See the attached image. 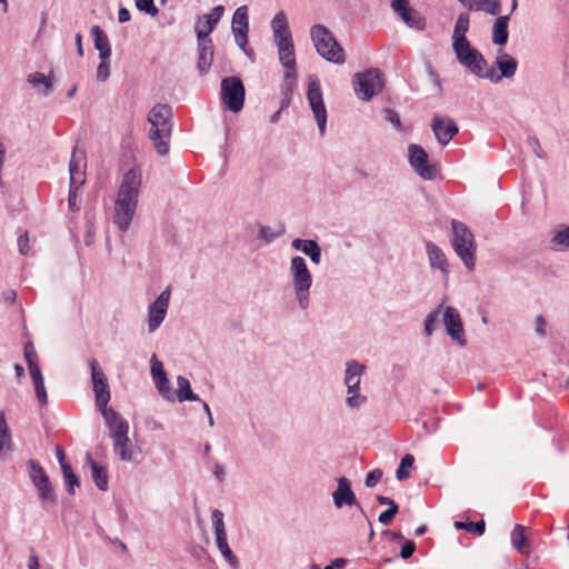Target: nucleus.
Listing matches in <instances>:
<instances>
[{"label":"nucleus","instance_id":"f257e3e1","mask_svg":"<svg viewBox=\"0 0 569 569\" xmlns=\"http://www.w3.org/2000/svg\"><path fill=\"white\" fill-rule=\"evenodd\" d=\"M142 183V171L134 166L122 176L114 202L113 222L122 231H127L136 214L140 187Z\"/></svg>","mask_w":569,"mask_h":569},{"label":"nucleus","instance_id":"f03ea898","mask_svg":"<svg viewBox=\"0 0 569 569\" xmlns=\"http://www.w3.org/2000/svg\"><path fill=\"white\" fill-rule=\"evenodd\" d=\"M149 138L153 142L157 152L166 156L170 149L172 132V109L168 104H156L149 112Z\"/></svg>","mask_w":569,"mask_h":569},{"label":"nucleus","instance_id":"7ed1b4c3","mask_svg":"<svg viewBox=\"0 0 569 569\" xmlns=\"http://www.w3.org/2000/svg\"><path fill=\"white\" fill-rule=\"evenodd\" d=\"M289 271L297 305L299 309L303 311L308 310L311 303L310 295L313 278L306 259L301 256L292 257L289 264Z\"/></svg>","mask_w":569,"mask_h":569},{"label":"nucleus","instance_id":"20e7f679","mask_svg":"<svg viewBox=\"0 0 569 569\" xmlns=\"http://www.w3.org/2000/svg\"><path fill=\"white\" fill-rule=\"evenodd\" d=\"M452 248L465 267L472 271L476 267L477 243L471 230L461 221L452 220Z\"/></svg>","mask_w":569,"mask_h":569},{"label":"nucleus","instance_id":"39448f33","mask_svg":"<svg viewBox=\"0 0 569 569\" xmlns=\"http://www.w3.org/2000/svg\"><path fill=\"white\" fill-rule=\"evenodd\" d=\"M310 37L319 56L329 62L341 64L346 61L345 50L337 42L331 31L322 26L315 24L310 29Z\"/></svg>","mask_w":569,"mask_h":569},{"label":"nucleus","instance_id":"423d86ee","mask_svg":"<svg viewBox=\"0 0 569 569\" xmlns=\"http://www.w3.org/2000/svg\"><path fill=\"white\" fill-rule=\"evenodd\" d=\"M86 152L79 150L77 147L73 149L69 162L70 184L68 196V208L71 212L80 210V190L86 181Z\"/></svg>","mask_w":569,"mask_h":569},{"label":"nucleus","instance_id":"0eeeda50","mask_svg":"<svg viewBox=\"0 0 569 569\" xmlns=\"http://www.w3.org/2000/svg\"><path fill=\"white\" fill-rule=\"evenodd\" d=\"M453 51L458 61L475 76L489 79L492 82L500 81L499 77L495 78V71L489 69L485 57L476 48H472L470 42L461 44V47H453Z\"/></svg>","mask_w":569,"mask_h":569},{"label":"nucleus","instance_id":"6e6552de","mask_svg":"<svg viewBox=\"0 0 569 569\" xmlns=\"http://www.w3.org/2000/svg\"><path fill=\"white\" fill-rule=\"evenodd\" d=\"M367 367L357 361L346 362L343 383L347 388L346 406L350 409H358L367 402V397L360 392L361 378Z\"/></svg>","mask_w":569,"mask_h":569},{"label":"nucleus","instance_id":"1a4fd4ad","mask_svg":"<svg viewBox=\"0 0 569 569\" xmlns=\"http://www.w3.org/2000/svg\"><path fill=\"white\" fill-rule=\"evenodd\" d=\"M352 83L357 97L362 101H370L383 90V73L376 68H370L356 73Z\"/></svg>","mask_w":569,"mask_h":569},{"label":"nucleus","instance_id":"9d476101","mask_svg":"<svg viewBox=\"0 0 569 569\" xmlns=\"http://www.w3.org/2000/svg\"><path fill=\"white\" fill-rule=\"evenodd\" d=\"M246 89L239 77L232 76L221 81V100L226 109L239 112L243 108Z\"/></svg>","mask_w":569,"mask_h":569},{"label":"nucleus","instance_id":"9b49d317","mask_svg":"<svg viewBox=\"0 0 569 569\" xmlns=\"http://www.w3.org/2000/svg\"><path fill=\"white\" fill-rule=\"evenodd\" d=\"M91 371L92 390L94 393V405L99 412L109 409L108 403L111 399L108 378L96 359L89 360Z\"/></svg>","mask_w":569,"mask_h":569},{"label":"nucleus","instance_id":"f8f14e48","mask_svg":"<svg viewBox=\"0 0 569 569\" xmlns=\"http://www.w3.org/2000/svg\"><path fill=\"white\" fill-rule=\"evenodd\" d=\"M307 99L318 124L319 133L323 137L327 127V109L323 102L320 80L316 76L310 77Z\"/></svg>","mask_w":569,"mask_h":569},{"label":"nucleus","instance_id":"ddd939ff","mask_svg":"<svg viewBox=\"0 0 569 569\" xmlns=\"http://www.w3.org/2000/svg\"><path fill=\"white\" fill-rule=\"evenodd\" d=\"M428 153L416 143L408 147V161L415 172L423 180H433L437 177V167L428 163Z\"/></svg>","mask_w":569,"mask_h":569},{"label":"nucleus","instance_id":"4468645a","mask_svg":"<svg viewBox=\"0 0 569 569\" xmlns=\"http://www.w3.org/2000/svg\"><path fill=\"white\" fill-rule=\"evenodd\" d=\"M212 527L214 531L216 545L224 560L233 568L239 566L238 558L231 551L228 541L223 521V512L214 509L211 513Z\"/></svg>","mask_w":569,"mask_h":569},{"label":"nucleus","instance_id":"2eb2a0df","mask_svg":"<svg viewBox=\"0 0 569 569\" xmlns=\"http://www.w3.org/2000/svg\"><path fill=\"white\" fill-rule=\"evenodd\" d=\"M231 30L238 47L248 57H252L253 51L251 48H248L249 18L247 6H241L236 9L232 17Z\"/></svg>","mask_w":569,"mask_h":569},{"label":"nucleus","instance_id":"dca6fc26","mask_svg":"<svg viewBox=\"0 0 569 569\" xmlns=\"http://www.w3.org/2000/svg\"><path fill=\"white\" fill-rule=\"evenodd\" d=\"M170 288H166L148 307V331L154 332L160 328L169 309Z\"/></svg>","mask_w":569,"mask_h":569},{"label":"nucleus","instance_id":"f3484780","mask_svg":"<svg viewBox=\"0 0 569 569\" xmlns=\"http://www.w3.org/2000/svg\"><path fill=\"white\" fill-rule=\"evenodd\" d=\"M442 321L446 327L447 335L460 347L467 345L465 329L459 311L451 306L443 308Z\"/></svg>","mask_w":569,"mask_h":569},{"label":"nucleus","instance_id":"a211bd4d","mask_svg":"<svg viewBox=\"0 0 569 569\" xmlns=\"http://www.w3.org/2000/svg\"><path fill=\"white\" fill-rule=\"evenodd\" d=\"M390 7L393 12L410 28L423 30L426 22L423 17L415 10L409 0H391Z\"/></svg>","mask_w":569,"mask_h":569},{"label":"nucleus","instance_id":"6ab92c4d","mask_svg":"<svg viewBox=\"0 0 569 569\" xmlns=\"http://www.w3.org/2000/svg\"><path fill=\"white\" fill-rule=\"evenodd\" d=\"M426 253L430 268L438 270L441 274V279L447 281L450 274V264L445 251L435 242L427 241Z\"/></svg>","mask_w":569,"mask_h":569},{"label":"nucleus","instance_id":"aec40b11","mask_svg":"<svg viewBox=\"0 0 569 569\" xmlns=\"http://www.w3.org/2000/svg\"><path fill=\"white\" fill-rule=\"evenodd\" d=\"M431 128L437 141L441 146H447L459 131V128L453 119L440 116L433 117Z\"/></svg>","mask_w":569,"mask_h":569},{"label":"nucleus","instance_id":"412c9836","mask_svg":"<svg viewBox=\"0 0 569 569\" xmlns=\"http://www.w3.org/2000/svg\"><path fill=\"white\" fill-rule=\"evenodd\" d=\"M337 482L338 487L332 492V499L336 508L341 509L343 506H356L365 515L362 507L359 505L357 497L351 489L350 481L345 477H340L338 478Z\"/></svg>","mask_w":569,"mask_h":569},{"label":"nucleus","instance_id":"4be33fe9","mask_svg":"<svg viewBox=\"0 0 569 569\" xmlns=\"http://www.w3.org/2000/svg\"><path fill=\"white\" fill-rule=\"evenodd\" d=\"M224 7L217 6L209 13L203 14L196 24L197 37L210 38V33L223 16Z\"/></svg>","mask_w":569,"mask_h":569},{"label":"nucleus","instance_id":"5701e85b","mask_svg":"<svg viewBox=\"0 0 569 569\" xmlns=\"http://www.w3.org/2000/svg\"><path fill=\"white\" fill-rule=\"evenodd\" d=\"M273 41L276 44H282L293 41L289 29L288 19L283 11H279L271 20Z\"/></svg>","mask_w":569,"mask_h":569},{"label":"nucleus","instance_id":"b1692460","mask_svg":"<svg viewBox=\"0 0 569 569\" xmlns=\"http://www.w3.org/2000/svg\"><path fill=\"white\" fill-rule=\"evenodd\" d=\"M198 40V69L201 74H206L213 61V43L211 38L197 37Z\"/></svg>","mask_w":569,"mask_h":569},{"label":"nucleus","instance_id":"393cba45","mask_svg":"<svg viewBox=\"0 0 569 569\" xmlns=\"http://www.w3.org/2000/svg\"><path fill=\"white\" fill-rule=\"evenodd\" d=\"M106 425L109 428V436L112 439L116 435H124L129 432V423L112 408L100 412Z\"/></svg>","mask_w":569,"mask_h":569},{"label":"nucleus","instance_id":"a878e982","mask_svg":"<svg viewBox=\"0 0 569 569\" xmlns=\"http://www.w3.org/2000/svg\"><path fill=\"white\" fill-rule=\"evenodd\" d=\"M292 249L301 251L308 256L312 263L319 264L321 262V247L313 239H300L296 238L291 241Z\"/></svg>","mask_w":569,"mask_h":569},{"label":"nucleus","instance_id":"bb28decb","mask_svg":"<svg viewBox=\"0 0 569 569\" xmlns=\"http://www.w3.org/2000/svg\"><path fill=\"white\" fill-rule=\"evenodd\" d=\"M278 58L284 68V73H297V62L293 41L282 44H276Z\"/></svg>","mask_w":569,"mask_h":569},{"label":"nucleus","instance_id":"cd10ccee","mask_svg":"<svg viewBox=\"0 0 569 569\" xmlns=\"http://www.w3.org/2000/svg\"><path fill=\"white\" fill-rule=\"evenodd\" d=\"M27 82L42 97H48L53 91V81L42 72L29 73Z\"/></svg>","mask_w":569,"mask_h":569},{"label":"nucleus","instance_id":"c85d7f7f","mask_svg":"<svg viewBox=\"0 0 569 569\" xmlns=\"http://www.w3.org/2000/svg\"><path fill=\"white\" fill-rule=\"evenodd\" d=\"M113 452L119 457L121 461H131L133 458V448L128 433L116 435L112 438Z\"/></svg>","mask_w":569,"mask_h":569},{"label":"nucleus","instance_id":"c756f323","mask_svg":"<svg viewBox=\"0 0 569 569\" xmlns=\"http://www.w3.org/2000/svg\"><path fill=\"white\" fill-rule=\"evenodd\" d=\"M469 13L461 12L455 23L453 33H452V48L461 47V44L468 43V39L466 38V33L469 30Z\"/></svg>","mask_w":569,"mask_h":569},{"label":"nucleus","instance_id":"7c9ffc66","mask_svg":"<svg viewBox=\"0 0 569 569\" xmlns=\"http://www.w3.org/2000/svg\"><path fill=\"white\" fill-rule=\"evenodd\" d=\"M91 36L93 38L94 48L99 51L100 59H110L111 46L106 32L99 27L91 28Z\"/></svg>","mask_w":569,"mask_h":569},{"label":"nucleus","instance_id":"2f4dec72","mask_svg":"<svg viewBox=\"0 0 569 569\" xmlns=\"http://www.w3.org/2000/svg\"><path fill=\"white\" fill-rule=\"evenodd\" d=\"M496 64L500 71V76H498L500 79L501 78H507V79L512 78L515 76V73L517 71V67H518L517 60L507 52H500L497 56ZM497 76L495 74V78Z\"/></svg>","mask_w":569,"mask_h":569},{"label":"nucleus","instance_id":"473e14b6","mask_svg":"<svg viewBox=\"0 0 569 569\" xmlns=\"http://www.w3.org/2000/svg\"><path fill=\"white\" fill-rule=\"evenodd\" d=\"M510 14L500 16L493 23L492 27V42L497 46H505L508 41V23Z\"/></svg>","mask_w":569,"mask_h":569},{"label":"nucleus","instance_id":"72a5a7b5","mask_svg":"<svg viewBox=\"0 0 569 569\" xmlns=\"http://www.w3.org/2000/svg\"><path fill=\"white\" fill-rule=\"evenodd\" d=\"M86 458L91 467V478H92L93 482L100 490L106 491L108 489V482H109L108 471H107L106 467L97 463L92 459L90 453H87Z\"/></svg>","mask_w":569,"mask_h":569},{"label":"nucleus","instance_id":"f704fd0d","mask_svg":"<svg viewBox=\"0 0 569 569\" xmlns=\"http://www.w3.org/2000/svg\"><path fill=\"white\" fill-rule=\"evenodd\" d=\"M177 383L179 389L176 393V399L180 402L200 400L199 396L191 390L190 381L186 377L179 376L177 378Z\"/></svg>","mask_w":569,"mask_h":569},{"label":"nucleus","instance_id":"c9c22d12","mask_svg":"<svg viewBox=\"0 0 569 569\" xmlns=\"http://www.w3.org/2000/svg\"><path fill=\"white\" fill-rule=\"evenodd\" d=\"M377 501L380 505L390 503V508L382 511L378 518L379 522L382 523L383 526L390 525L393 517L399 512L398 503H396L393 499L386 496H377Z\"/></svg>","mask_w":569,"mask_h":569},{"label":"nucleus","instance_id":"e433bc0d","mask_svg":"<svg viewBox=\"0 0 569 569\" xmlns=\"http://www.w3.org/2000/svg\"><path fill=\"white\" fill-rule=\"evenodd\" d=\"M30 376H31V379L33 382V387H34V391H36L38 401L43 406L47 405L48 395H47V390L44 387V378L41 372V369L31 371Z\"/></svg>","mask_w":569,"mask_h":569},{"label":"nucleus","instance_id":"4c0bfd02","mask_svg":"<svg viewBox=\"0 0 569 569\" xmlns=\"http://www.w3.org/2000/svg\"><path fill=\"white\" fill-rule=\"evenodd\" d=\"M526 527L522 525H516L511 532V542L515 549L519 552L525 553L526 549L529 547L528 539L525 535Z\"/></svg>","mask_w":569,"mask_h":569},{"label":"nucleus","instance_id":"58836bf2","mask_svg":"<svg viewBox=\"0 0 569 569\" xmlns=\"http://www.w3.org/2000/svg\"><path fill=\"white\" fill-rule=\"evenodd\" d=\"M443 306L439 305L435 310L430 311L423 322V331L427 337L432 336L435 332L439 321L440 317L443 313Z\"/></svg>","mask_w":569,"mask_h":569},{"label":"nucleus","instance_id":"ea45409f","mask_svg":"<svg viewBox=\"0 0 569 569\" xmlns=\"http://www.w3.org/2000/svg\"><path fill=\"white\" fill-rule=\"evenodd\" d=\"M37 490L39 492V497L42 501L43 508H47L48 506L56 505L57 498H56V495H54V491H53L50 480L38 486Z\"/></svg>","mask_w":569,"mask_h":569},{"label":"nucleus","instance_id":"a19ab883","mask_svg":"<svg viewBox=\"0 0 569 569\" xmlns=\"http://www.w3.org/2000/svg\"><path fill=\"white\" fill-rule=\"evenodd\" d=\"M297 87L298 73H283L282 83L280 86L281 96L293 98Z\"/></svg>","mask_w":569,"mask_h":569},{"label":"nucleus","instance_id":"79ce46f5","mask_svg":"<svg viewBox=\"0 0 569 569\" xmlns=\"http://www.w3.org/2000/svg\"><path fill=\"white\" fill-rule=\"evenodd\" d=\"M28 467L31 481L36 486V488L49 480V477L46 475L42 467L37 461L29 460Z\"/></svg>","mask_w":569,"mask_h":569},{"label":"nucleus","instance_id":"37998d69","mask_svg":"<svg viewBox=\"0 0 569 569\" xmlns=\"http://www.w3.org/2000/svg\"><path fill=\"white\" fill-rule=\"evenodd\" d=\"M158 392L168 401H176V392L172 390L167 376L153 380Z\"/></svg>","mask_w":569,"mask_h":569},{"label":"nucleus","instance_id":"c03bdc74","mask_svg":"<svg viewBox=\"0 0 569 569\" xmlns=\"http://www.w3.org/2000/svg\"><path fill=\"white\" fill-rule=\"evenodd\" d=\"M23 355H24V359H26L29 372L40 369V366L38 362V355H37L36 348L31 341H28L24 345Z\"/></svg>","mask_w":569,"mask_h":569},{"label":"nucleus","instance_id":"a18cd8bd","mask_svg":"<svg viewBox=\"0 0 569 569\" xmlns=\"http://www.w3.org/2000/svg\"><path fill=\"white\" fill-rule=\"evenodd\" d=\"M453 526L458 530H465V531L471 532V533L477 535V536L483 535L485 528H486V525H485L483 520H480V521H477V522H473V521H468V522L456 521Z\"/></svg>","mask_w":569,"mask_h":569},{"label":"nucleus","instance_id":"49530a36","mask_svg":"<svg viewBox=\"0 0 569 569\" xmlns=\"http://www.w3.org/2000/svg\"><path fill=\"white\" fill-rule=\"evenodd\" d=\"M11 449V433L4 413L0 412V451Z\"/></svg>","mask_w":569,"mask_h":569},{"label":"nucleus","instance_id":"de8ad7c7","mask_svg":"<svg viewBox=\"0 0 569 569\" xmlns=\"http://www.w3.org/2000/svg\"><path fill=\"white\" fill-rule=\"evenodd\" d=\"M63 479L67 487V491L70 495H74V488L79 487L80 481L77 475L73 472L71 466H63Z\"/></svg>","mask_w":569,"mask_h":569},{"label":"nucleus","instance_id":"09e8293b","mask_svg":"<svg viewBox=\"0 0 569 569\" xmlns=\"http://www.w3.org/2000/svg\"><path fill=\"white\" fill-rule=\"evenodd\" d=\"M415 458L412 455L408 453L402 457L400 465L398 469L396 470V477L398 480H405L409 478L410 473L407 470L408 468H411L413 466Z\"/></svg>","mask_w":569,"mask_h":569},{"label":"nucleus","instance_id":"8fccbe9b","mask_svg":"<svg viewBox=\"0 0 569 569\" xmlns=\"http://www.w3.org/2000/svg\"><path fill=\"white\" fill-rule=\"evenodd\" d=\"M477 11H483L491 16H497L501 11L500 0H482L478 3Z\"/></svg>","mask_w":569,"mask_h":569},{"label":"nucleus","instance_id":"3c124183","mask_svg":"<svg viewBox=\"0 0 569 569\" xmlns=\"http://www.w3.org/2000/svg\"><path fill=\"white\" fill-rule=\"evenodd\" d=\"M553 248H569V227L559 230L551 240Z\"/></svg>","mask_w":569,"mask_h":569},{"label":"nucleus","instance_id":"603ef678","mask_svg":"<svg viewBox=\"0 0 569 569\" xmlns=\"http://www.w3.org/2000/svg\"><path fill=\"white\" fill-rule=\"evenodd\" d=\"M282 234V231H274L269 226H261L258 231V238L263 240L266 243L273 242L277 238Z\"/></svg>","mask_w":569,"mask_h":569},{"label":"nucleus","instance_id":"864d4df0","mask_svg":"<svg viewBox=\"0 0 569 569\" xmlns=\"http://www.w3.org/2000/svg\"><path fill=\"white\" fill-rule=\"evenodd\" d=\"M150 371H151V376H152V379L156 380L160 377H164L167 376V372L163 368V365L162 362L157 358L156 355H152L151 359H150Z\"/></svg>","mask_w":569,"mask_h":569},{"label":"nucleus","instance_id":"5fc2aeb1","mask_svg":"<svg viewBox=\"0 0 569 569\" xmlns=\"http://www.w3.org/2000/svg\"><path fill=\"white\" fill-rule=\"evenodd\" d=\"M138 10L143 11L151 17L158 14V8L154 6L153 0H134Z\"/></svg>","mask_w":569,"mask_h":569},{"label":"nucleus","instance_id":"6e6d98bb","mask_svg":"<svg viewBox=\"0 0 569 569\" xmlns=\"http://www.w3.org/2000/svg\"><path fill=\"white\" fill-rule=\"evenodd\" d=\"M386 120L391 123L398 131H402V123L399 113L390 108L385 109Z\"/></svg>","mask_w":569,"mask_h":569},{"label":"nucleus","instance_id":"4d7b16f0","mask_svg":"<svg viewBox=\"0 0 569 569\" xmlns=\"http://www.w3.org/2000/svg\"><path fill=\"white\" fill-rule=\"evenodd\" d=\"M110 76V62L109 59H101V62L97 69V79L104 82Z\"/></svg>","mask_w":569,"mask_h":569},{"label":"nucleus","instance_id":"13d9d810","mask_svg":"<svg viewBox=\"0 0 569 569\" xmlns=\"http://www.w3.org/2000/svg\"><path fill=\"white\" fill-rule=\"evenodd\" d=\"M381 478L382 471L380 469H373L367 475L365 483L367 487L372 488L380 481Z\"/></svg>","mask_w":569,"mask_h":569},{"label":"nucleus","instance_id":"bf43d9fd","mask_svg":"<svg viewBox=\"0 0 569 569\" xmlns=\"http://www.w3.org/2000/svg\"><path fill=\"white\" fill-rule=\"evenodd\" d=\"M415 550H416L415 542L411 540H406L401 548L400 557L402 559H409L413 555Z\"/></svg>","mask_w":569,"mask_h":569},{"label":"nucleus","instance_id":"052dcab7","mask_svg":"<svg viewBox=\"0 0 569 569\" xmlns=\"http://www.w3.org/2000/svg\"><path fill=\"white\" fill-rule=\"evenodd\" d=\"M18 247L21 254H28L30 251L28 233H23L18 238Z\"/></svg>","mask_w":569,"mask_h":569},{"label":"nucleus","instance_id":"680f3d73","mask_svg":"<svg viewBox=\"0 0 569 569\" xmlns=\"http://www.w3.org/2000/svg\"><path fill=\"white\" fill-rule=\"evenodd\" d=\"M0 299L3 303L12 305V303H14V301L17 299V293L14 290H6L2 292Z\"/></svg>","mask_w":569,"mask_h":569},{"label":"nucleus","instance_id":"e2e57ef3","mask_svg":"<svg viewBox=\"0 0 569 569\" xmlns=\"http://www.w3.org/2000/svg\"><path fill=\"white\" fill-rule=\"evenodd\" d=\"M535 323H536V332L539 335V336H545L546 335V321L543 319L542 316H538L535 320Z\"/></svg>","mask_w":569,"mask_h":569},{"label":"nucleus","instance_id":"0e129e2a","mask_svg":"<svg viewBox=\"0 0 569 569\" xmlns=\"http://www.w3.org/2000/svg\"><path fill=\"white\" fill-rule=\"evenodd\" d=\"M213 476L217 478L219 482H222L224 480V469L219 462H214L213 465Z\"/></svg>","mask_w":569,"mask_h":569},{"label":"nucleus","instance_id":"69168bd1","mask_svg":"<svg viewBox=\"0 0 569 569\" xmlns=\"http://www.w3.org/2000/svg\"><path fill=\"white\" fill-rule=\"evenodd\" d=\"M56 457L60 463V467H61V470H63V466H70L67 461H66V455H64V451L63 449L60 447V446H57L56 447Z\"/></svg>","mask_w":569,"mask_h":569},{"label":"nucleus","instance_id":"338daca9","mask_svg":"<svg viewBox=\"0 0 569 569\" xmlns=\"http://www.w3.org/2000/svg\"><path fill=\"white\" fill-rule=\"evenodd\" d=\"M131 18L130 11L126 8H120L118 11V21L120 23L128 22Z\"/></svg>","mask_w":569,"mask_h":569},{"label":"nucleus","instance_id":"774afa93","mask_svg":"<svg viewBox=\"0 0 569 569\" xmlns=\"http://www.w3.org/2000/svg\"><path fill=\"white\" fill-rule=\"evenodd\" d=\"M39 567H40L39 558L34 552H32L28 559V568L29 569H39Z\"/></svg>","mask_w":569,"mask_h":569}]
</instances>
